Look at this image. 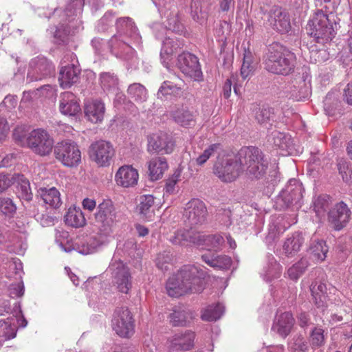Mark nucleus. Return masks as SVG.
<instances>
[{
  "label": "nucleus",
  "mask_w": 352,
  "mask_h": 352,
  "mask_svg": "<svg viewBox=\"0 0 352 352\" xmlns=\"http://www.w3.org/2000/svg\"><path fill=\"white\" fill-rule=\"evenodd\" d=\"M195 332L186 330L178 332L169 337L166 342V346L169 352L187 351L195 346Z\"/></svg>",
  "instance_id": "obj_16"
},
{
  "label": "nucleus",
  "mask_w": 352,
  "mask_h": 352,
  "mask_svg": "<svg viewBox=\"0 0 352 352\" xmlns=\"http://www.w3.org/2000/svg\"><path fill=\"white\" fill-rule=\"evenodd\" d=\"M203 261L210 267L219 270H227L232 265V259L225 254L206 253L201 256Z\"/></svg>",
  "instance_id": "obj_34"
},
{
  "label": "nucleus",
  "mask_w": 352,
  "mask_h": 352,
  "mask_svg": "<svg viewBox=\"0 0 352 352\" xmlns=\"http://www.w3.org/2000/svg\"><path fill=\"white\" fill-rule=\"evenodd\" d=\"M324 331L321 327H314L310 333V342L313 348H318L324 344Z\"/></svg>",
  "instance_id": "obj_58"
},
{
  "label": "nucleus",
  "mask_w": 352,
  "mask_h": 352,
  "mask_svg": "<svg viewBox=\"0 0 352 352\" xmlns=\"http://www.w3.org/2000/svg\"><path fill=\"white\" fill-rule=\"evenodd\" d=\"M17 196L18 197L26 201H30L32 199V192L30 188V184L26 179H21L20 183L17 186Z\"/></svg>",
  "instance_id": "obj_55"
},
{
  "label": "nucleus",
  "mask_w": 352,
  "mask_h": 352,
  "mask_svg": "<svg viewBox=\"0 0 352 352\" xmlns=\"http://www.w3.org/2000/svg\"><path fill=\"white\" fill-rule=\"evenodd\" d=\"M174 143L166 134H153L148 138L147 150L151 153H162L168 154L173 152Z\"/></svg>",
  "instance_id": "obj_22"
},
{
  "label": "nucleus",
  "mask_w": 352,
  "mask_h": 352,
  "mask_svg": "<svg viewBox=\"0 0 352 352\" xmlns=\"http://www.w3.org/2000/svg\"><path fill=\"white\" fill-rule=\"evenodd\" d=\"M351 211L343 201H340L329 210L328 221L331 226L337 231L341 230L349 223Z\"/></svg>",
  "instance_id": "obj_17"
},
{
  "label": "nucleus",
  "mask_w": 352,
  "mask_h": 352,
  "mask_svg": "<svg viewBox=\"0 0 352 352\" xmlns=\"http://www.w3.org/2000/svg\"><path fill=\"white\" fill-rule=\"evenodd\" d=\"M309 252L313 259L316 262L324 261L328 252V248L325 241L322 240H315L310 244Z\"/></svg>",
  "instance_id": "obj_44"
},
{
  "label": "nucleus",
  "mask_w": 352,
  "mask_h": 352,
  "mask_svg": "<svg viewBox=\"0 0 352 352\" xmlns=\"http://www.w3.org/2000/svg\"><path fill=\"white\" fill-rule=\"evenodd\" d=\"M90 159L99 166L107 167L111 164L115 150L111 142L99 140L93 142L89 148Z\"/></svg>",
  "instance_id": "obj_12"
},
{
  "label": "nucleus",
  "mask_w": 352,
  "mask_h": 352,
  "mask_svg": "<svg viewBox=\"0 0 352 352\" xmlns=\"http://www.w3.org/2000/svg\"><path fill=\"white\" fill-rule=\"evenodd\" d=\"M274 109L270 107H262L255 113V119L261 125H266L274 119Z\"/></svg>",
  "instance_id": "obj_56"
},
{
  "label": "nucleus",
  "mask_w": 352,
  "mask_h": 352,
  "mask_svg": "<svg viewBox=\"0 0 352 352\" xmlns=\"http://www.w3.org/2000/svg\"><path fill=\"white\" fill-rule=\"evenodd\" d=\"M309 263L307 259L301 258L298 262L294 264L287 270L289 277L292 280H298L305 272Z\"/></svg>",
  "instance_id": "obj_52"
},
{
  "label": "nucleus",
  "mask_w": 352,
  "mask_h": 352,
  "mask_svg": "<svg viewBox=\"0 0 352 352\" xmlns=\"http://www.w3.org/2000/svg\"><path fill=\"white\" fill-rule=\"evenodd\" d=\"M224 243L223 238L219 234L206 235L198 232L197 245H204L208 249H219Z\"/></svg>",
  "instance_id": "obj_40"
},
{
  "label": "nucleus",
  "mask_w": 352,
  "mask_h": 352,
  "mask_svg": "<svg viewBox=\"0 0 352 352\" xmlns=\"http://www.w3.org/2000/svg\"><path fill=\"white\" fill-rule=\"evenodd\" d=\"M131 38L124 37L118 34L113 36L109 41V47L111 52L116 57L129 60L134 54V50L131 46Z\"/></svg>",
  "instance_id": "obj_19"
},
{
  "label": "nucleus",
  "mask_w": 352,
  "mask_h": 352,
  "mask_svg": "<svg viewBox=\"0 0 352 352\" xmlns=\"http://www.w3.org/2000/svg\"><path fill=\"white\" fill-rule=\"evenodd\" d=\"M105 104L100 99L87 100L85 103L84 112L85 117L92 123L102 122L105 114Z\"/></svg>",
  "instance_id": "obj_23"
},
{
  "label": "nucleus",
  "mask_w": 352,
  "mask_h": 352,
  "mask_svg": "<svg viewBox=\"0 0 352 352\" xmlns=\"http://www.w3.org/2000/svg\"><path fill=\"white\" fill-rule=\"evenodd\" d=\"M205 272L195 265H185L176 274L170 277L166 289L171 297H179L188 293H200L203 289Z\"/></svg>",
  "instance_id": "obj_1"
},
{
  "label": "nucleus",
  "mask_w": 352,
  "mask_h": 352,
  "mask_svg": "<svg viewBox=\"0 0 352 352\" xmlns=\"http://www.w3.org/2000/svg\"><path fill=\"white\" fill-rule=\"evenodd\" d=\"M25 210H26V214L30 216L36 217L37 219H40L41 223L43 226H47L53 223L54 218L50 216H45L42 214L41 217L39 216V214L38 212V210L36 208L35 206H24Z\"/></svg>",
  "instance_id": "obj_59"
},
{
  "label": "nucleus",
  "mask_w": 352,
  "mask_h": 352,
  "mask_svg": "<svg viewBox=\"0 0 352 352\" xmlns=\"http://www.w3.org/2000/svg\"><path fill=\"white\" fill-rule=\"evenodd\" d=\"M59 110L62 114L69 116H75L80 111L79 103L73 93L65 91L60 94Z\"/></svg>",
  "instance_id": "obj_26"
},
{
  "label": "nucleus",
  "mask_w": 352,
  "mask_h": 352,
  "mask_svg": "<svg viewBox=\"0 0 352 352\" xmlns=\"http://www.w3.org/2000/svg\"><path fill=\"white\" fill-rule=\"evenodd\" d=\"M191 318L190 314L184 309H174L170 315V321L173 326H186Z\"/></svg>",
  "instance_id": "obj_51"
},
{
  "label": "nucleus",
  "mask_w": 352,
  "mask_h": 352,
  "mask_svg": "<svg viewBox=\"0 0 352 352\" xmlns=\"http://www.w3.org/2000/svg\"><path fill=\"white\" fill-rule=\"evenodd\" d=\"M275 147L280 150L282 155H289L294 153V145L291 136L279 131H274L270 140Z\"/></svg>",
  "instance_id": "obj_29"
},
{
  "label": "nucleus",
  "mask_w": 352,
  "mask_h": 352,
  "mask_svg": "<svg viewBox=\"0 0 352 352\" xmlns=\"http://www.w3.org/2000/svg\"><path fill=\"white\" fill-rule=\"evenodd\" d=\"M184 47V42L182 39L175 37H168L163 42L162 47L160 52V56L163 65L166 67H168V60L170 57L179 50Z\"/></svg>",
  "instance_id": "obj_28"
},
{
  "label": "nucleus",
  "mask_w": 352,
  "mask_h": 352,
  "mask_svg": "<svg viewBox=\"0 0 352 352\" xmlns=\"http://www.w3.org/2000/svg\"><path fill=\"white\" fill-rule=\"evenodd\" d=\"M180 176L181 170L179 169H177L175 171L172 177L168 179L165 186V190L167 193L173 194L175 192V185L179 180Z\"/></svg>",
  "instance_id": "obj_63"
},
{
  "label": "nucleus",
  "mask_w": 352,
  "mask_h": 352,
  "mask_svg": "<svg viewBox=\"0 0 352 352\" xmlns=\"http://www.w3.org/2000/svg\"><path fill=\"white\" fill-rule=\"evenodd\" d=\"M27 144L36 154L45 156L52 152L54 140L46 131L38 129L30 133L27 138Z\"/></svg>",
  "instance_id": "obj_11"
},
{
  "label": "nucleus",
  "mask_w": 352,
  "mask_h": 352,
  "mask_svg": "<svg viewBox=\"0 0 352 352\" xmlns=\"http://www.w3.org/2000/svg\"><path fill=\"white\" fill-rule=\"evenodd\" d=\"M65 221L68 226L80 228L85 224L86 220L80 210L69 208L65 215Z\"/></svg>",
  "instance_id": "obj_45"
},
{
  "label": "nucleus",
  "mask_w": 352,
  "mask_h": 352,
  "mask_svg": "<svg viewBox=\"0 0 352 352\" xmlns=\"http://www.w3.org/2000/svg\"><path fill=\"white\" fill-rule=\"evenodd\" d=\"M16 206L9 197H0V211L6 216L13 217L16 212Z\"/></svg>",
  "instance_id": "obj_57"
},
{
  "label": "nucleus",
  "mask_w": 352,
  "mask_h": 352,
  "mask_svg": "<svg viewBox=\"0 0 352 352\" xmlns=\"http://www.w3.org/2000/svg\"><path fill=\"white\" fill-rule=\"evenodd\" d=\"M168 166L166 159L164 157L152 158L148 162V175L152 181L161 179Z\"/></svg>",
  "instance_id": "obj_35"
},
{
  "label": "nucleus",
  "mask_w": 352,
  "mask_h": 352,
  "mask_svg": "<svg viewBox=\"0 0 352 352\" xmlns=\"http://www.w3.org/2000/svg\"><path fill=\"white\" fill-rule=\"evenodd\" d=\"M171 116L175 122L182 126L193 125L195 122L194 113L184 107L172 111Z\"/></svg>",
  "instance_id": "obj_41"
},
{
  "label": "nucleus",
  "mask_w": 352,
  "mask_h": 352,
  "mask_svg": "<svg viewBox=\"0 0 352 352\" xmlns=\"http://www.w3.org/2000/svg\"><path fill=\"white\" fill-rule=\"evenodd\" d=\"M198 232L192 230H178L170 236L169 241L174 245H186L188 243L197 245Z\"/></svg>",
  "instance_id": "obj_37"
},
{
  "label": "nucleus",
  "mask_w": 352,
  "mask_h": 352,
  "mask_svg": "<svg viewBox=\"0 0 352 352\" xmlns=\"http://www.w3.org/2000/svg\"><path fill=\"white\" fill-rule=\"evenodd\" d=\"M116 26L117 33L116 34L124 37H129L131 40L138 42L140 34L134 22L130 17H120L116 20Z\"/></svg>",
  "instance_id": "obj_25"
},
{
  "label": "nucleus",
  "mask_w": 352,
  "mask_h": 352,
  "mask_svg": "<svg viewBox=\"0 0 352 352\" xmlns=\"http://www.w3.org/2000/svg\"><path fill=\"white\" fill-rule=\"evenodd\" d=\"M221 150H222L221 144L215 143L209 145L204 149L203 153L196 158L197 164L199 166L204 164L211 156L215 155Z\"/></svg>",
  "instance_id": "obj_53"
},
{
  "label": "nucleus",
  "mask_w": 352,
  "mask_h": 352,
  "mask_svg": "<svg viewBox=\"0 0 352 352\" xmlns=\"http://www.w3.org/2000/svg\"><path fill=\"white\" fill-rule=\"evenodd\" d=\"M239 157L243 168V173L245 171L250 178L261 179L265 176L269 162L258 148L243 147L239 151Z\"/></svg>",
  "instance_id": "obj_5"
},
{
  "label": "nucleus",
  "mask_w": 352,
  "mask_h": 352,
  "mask_svg": "<svg viewBox=\"0 0 352 352\" xmlns=\"http://www.w3.org/2000/svg\"><path fill=\"white\" fill-rule=\"evenodd\" d=\"M224 312L221 304L212 305L207 307L201 314V319L206 321H214L221 318Z\"/></svg>",
  "instance_id": "obj_46"
},
{
  "label": "nucleus",
  "mask_w": 352,
  "mask_h": 352,
  "mask_svg": "<svg viewBox=\"0 0 352 352\" xmlns=\"http://www.w3.org/2000/svg\"><path fill=\"white\" fill-rule=\"evenodd\" d=\"M338 169L344 182L349 183L351 180L352 171L349 168L345 162L341 161L338 163Z\"/></svg>",
  "instance_id": "obj_64"
},
{
  "label": "nucleus",
  "mask_w": 352,
  "mask_h": 352,
  "mask_svg": "<svg viewBox=\"0 0 352 352\" xmlns=\"http://www.w3.org/2000/svg\"><path fill=\"white\" fill-rule=\"evenodd\" d=\"M8 291V295L12 298L22 296L24 294V286L22 280H15L14 283L10 284Z\"/></svg>",
  "instance_id": "obj_61"
},
{
  "label": "nucleus",
  "mask_w": 352,
  "mask_h": 352,
  "mask_svg": "<svg viewBox=\"0 0 352 352\" xmlns=\"http://www.w3.org/2000/svg\"><path fill=\"white\" fill-rule=\"evenodd\" d=\"M258 60L249 50H245L241 67V76L243 80L252 76L256 69Z\"/></svg>",
  "instance_id": "obj_38"
},
{
  "label": "nucleus",
  "mask_w": 352,
  "mask_h": 352,
  "mask_svg": "<svg viewBox=\"0 0 352 352\" xmlns=\"http://www.w3.org/2000/svg\"><path fill=\"white\" fill-rule=\"evenodd\" d=\"M339 21L340 19L334 13L327 14L322 10H318L308 21L306 30L317 43H324L335 36L340 27Z\"/></svg>",
  "instance_id": "obj_4"
},
{
  "label": "nucleus",
  "mask_w": 352,
  "mask_h": 352,
  "mask_svg": "<svg viewBox=\"0 0 352 352\" xmlns=\"http://www.w3.org/2000/svg\"><path fill=\"white\" fill-rule=\"evenodd\" d=\"M208 211L205 204L199 199L189 201L185 208L184 216L186 226L191 228L203 224L207 217Z\"/></svg>",
  "instance_id": "obj_14"
},
{
  "label": "nucleus",
  "mask_w": 352,
  "mask_h": 352,
  "mask_svg": "<svg viewBox=\"0 0 352 352\" xmlns=\"http://www.w3.org/2000/svg\"><path fill=\"white\" fill-rule=\"evenodd\" d=\"M265 67L274 74L287 76L294 72L296 56L287 47L274 42L267 47Z\"/></svg>",
  "instance_id": "obj_3"
},
{
  "label": "nucleus",
  "mask_w": 352,
  "mask_h": 352,
  "mask_svg": "<svg viewBox=\"0 0 352 352\" xmlns=\"http://www.w3.org/2000/svg\"><path fill=\"white\" fill-rule=\"evenodd\" d=\"M305 242L302 234L295 232L287 238L283 245V250L287 256H294L300 250Z\"/></svg>",
  "instance_id": "obj_36"
},
{
  "label": "nucleus",
  "mask_w": 352,
  "mask_h": 352,
  "mask_svg": "<svg viewBox=\"0 0 352 352\" xmlns=\"http://www.w3.org/2000/svg\"><path fill=\"white\" fill-rule=\"evenodd\" d=\"M139 178L138 170L131 166L120 167L115 175L116 184L123 188L133 187L137 185Z\"/></svg>",
  "instance_id": "obj_24"
},
{
  "label": "nucleus",
  "mask_w": 352,
  "mask_h": 352,
  "mask_svg": "<svg viewBox=\"0 0 352 352\" xmlns=\"http://www.w3.org/2000/svg\"><path fill=\"white\" fill-rule=\"evenodd\" d=\"M79 69L74 64L63 66L59 72L58 80L63 89L70 87L78 80Z\"/></svg>",
  "instance_id": "obj_30"
},
{
  "label": "nucleus",
  "mask_w": 352,
  "mask_h": 352,
  "mask_svg": "<svg viewBox=\"0 0 352 352\" xmlns=\"http://www.w3.org/2000/svg\"><path fill=\"white\" fill-rule=\"evenodd\" d=\"M183 82H173L166 80L162 82L157 91V98L162 100H170L172 97H179L182 93Z\"/></svg>",
  "instance_id": "obj_32"
},
{
  "label": "nucleus",
  "mask_w": 352,
  "mask_h": 352,
  "mask_svg": "<svg viewBox=\"0 0 352 352\" xmlns=\"http://www.w3.org/2000/svg\"><path fill=\"white\" fill-rule=\"evenodd\" d=\"M313 302L318 309L324 310L327 307V286L320 281H315L310 286Z\"/></svg>",
  "instance_id": "obj_31"
},
{
  "label": "nucleus",
  "mask_w": 352,
  "mask_h": 352,
  "mask_svg": "<svg viewBox=\"0 0 352 352\" xmlns=\"http://www.w3.org/2000/svg\"><path fill=\"white\" fill-rule=\"evenodd\" d=\"M329 196L320 195L314 201V210L318 216L323 214L329 208Z\"/></svg>",
  "instance_id": "obj_60"
},
{
  "label": "nucleus",
  "mask_w": 352,
  "mask_h": 352,
  "mask_svg": "<svg viewBox=\"0 0 352 352\" xmlns=\"http://www.w3.org/2000/svg\"><path fill=\"white\" fill-rule=\"evenodd\" d=\"M54 155L64 166L74 167L81 162V152L78 146L71 140L58 142L54 149Z\"/></svg>",
  "instance_id": "obj_9"
},
{
  "label": "nucleus",
  "mask_w": 352,
  "mask_h": 352,
  "mask_svg": "<svg viewBox=\"0 0 352 352\" xmlns=\"http://www.w3.org/2000/svg\"><path fill=\"white\" fill-rule=\"evenodd\" d=\"M310 94V80H306L303 76L299 79H296L295 83L290 87V97L297 101L308 98Z\"/></svg>",
  "instance_id": "obj_33"
},
{
  "label": "nucleus",
  "mask_w": 352,
  "mask_h": 352,
  "mask_svg": "<svg viewBox=\"0 0 352 352\" xmlns=\"http://www.w3.org/2000/svg\"><path fill=\"white\" fill-rule=\"evenodd\" d=\"M109 270L111 272L113 283L117 289L123 294H128L132 287L131 276L128 267L120 261L111 263Z\"/></svg>",
  "instance_id": "obj_13"
},
{
  "label": "nucleus",
  "mask_w": 352,
  "mask_h": 352,
  "mask_svg": "<svg viewBox=\"0 0 352 352\" xmlns=\"http://www.w3.org/2000/svg\"><path fill=\"white\" fill-rule=\"evenodd\" d=\"M81 0H72L65 10L56 8L52 14L53 19L58 21V25L52 28L54 42L58 45L67 44L80 21L77 19L82 11Z\"/></svg>",
  "instance_id": "obj_2"
},
{
  "label": "nucleus",
  "mask_w": 352,
  "mask_h": 352,
  "mask_svg": "<svg viewBox=\"0 0 352 352\" xmlns=\"http://www.w3.org/2000/svg\"><path fill=\"white\" fill-rule=\"evenodd\" d=\"M166 28L172 32L181 34L184 32V27L179 18L177 10L174 8L169 14H167Z\"/></svg>",
  "instance_id": "obj_49"
},
{
  "label": "nucleus",
  "mask_w": 352,
  "mask_h": 352,
  "mask_svg": "<svg viewBox=\"0 0 352 352\" xmlns=\"http://www.w3.org/2000/svg\"><path fill=\"white\" fill-rule=\"evenodd\" d=\"M54 72V67L50 61L44 57H36L30 63L27 79L30 82L40 80Z\"/></svg>",
  "instance_id": "obj_18"
},
{
  "label": "nucleus",
  "mask_w": 352,
  "mask_h": 352,
  "mask_svg": "<svg viewBox=\"0 0 352 352\" xmlns=\"http://www.w3.org/2000/svg\"><path fill=\"white\" fill-rule=\"evenodd\" d=\"M287 230V228H282L280 226V222H274L270 225L268 235L267 238L268 239L274 240L278 238L279 235L283 233Z\"/></svg>",
  "instance_id": "obj_62"
},
{
  "label": "nucleus",
  "mask_w": 352,
  "mask_h": 352,
  "mask_svg": "<svg viewBox=\"0 0 352 352\" xmlns=\"http://www.w3.org/2000/svg\"><path fill=\"white\" fill-rule=\"evenodd\" d=\"M100 84L102 89L108 92H113L118 90V78L110 72H104L100 74Z\"/></svg>",
  "instance_id": "obj_47"
},
{
  "label": "nucleus",
  "mask_w": 352,
  "mask_h": 352,
  "mask_svg": "<svg viewBox=\"0 0 352 352\" xmlns=\"http://www.w3.org/2000/svg\"><path fill=\"white\" fill-rule=\"evenodd\" d=\"M211 5L210 0H192L190 9L193 20L201 24L204 23L208 17Z\"/></svg>",
  "instance_id": "obj_27"
},
{
  "label": "nucleus",
  "mask_w": 352,
  "mask_h": 352,
  "mask_svg": "<svg viewBox=\"0 0 352 352\" xmlns=\"http://www.w3.org/2000/svg\"><path fill=\"white\" fill-rule=\"evenodd\" d=\"M5 276L9 279L19 280L22 278L23 266L19 258H12L6 263Z\"/></svg>",
  "instance_id": "obj_43"
},
{
  "label": "nucleus",
  "mask_w": 352,
  "mask_h": 352,
  "mask_svg": "<svg viewBox=\"0 0 352 352\" xmlns=\"http://www.w3.org/2000/svg\"><path fill=\"white\" fill-rule=\"evenodd\" d=\"M272 28L281 34L288 32L291 23L287 12L279 6H273L269 13V19Z\"/></svg>",
  "instance_id": "obj_20"
},
{
  "label": "nucleus",
  "mask_w": 352,
  "mask_h": 352,
  "mask_svg": "<svg viewBox=\"0 0 352 352\" xmlns=\"http://www.w3.org/2000/svg\"><path fill=\"white\" fill-rule=\"evenodd\" d=\"M38 192L46 205L53 208H57L60 206L62 204L60 194L56 188H40Z\"/></svg>",
  "instance_id": "obj_39"
},
{
  "label": "nucleus",
  "mask_w": 352,
  "mask_h": 352,
  "mask_svg": "<svg viewBox=\"0 0 352 352\" xmlns=\"http://www.w3.org/2000/svg\"><path fill=\"white\" fill-rule=\"evenodd\" d=\"M0 327L3 328L2 332L0 331L1 336L6 340L12 339L16 336V324L11 319L8 318L6 320H0Z\"/></svg>",
  "instance_id": "obj_50"
},
{
  "label": "nucleus",
  "mask_w": 352,
  "mask_h": 352,
  "mask_svg": "<svg viewBox=\"0 0 352 352\" xmlns=\"http://www.w3.org/2000/svg\"><path fill=\"white\" fill-rule=\"evenodd\" d=\"M129 97L137 102H143L146 100L147 91L146 88L140 83L131 85L127 90Z\"/></svg>",
  "instance_id": "obj_48"
},
{
  "label": "nucleus",
  "mask_w": 352,
  "mask_h": 352,
  "mask_svg": "<svg viewBox=\"0 0 352 352\" xmlns=\"http://www.w3.org/2000/svg\"><path fill=\"white\" fill-rule=\"evenodd\" d=\"M239 152L233 157H218L214 164L213 173L223 182H232L243 173Z\"/></svg>",
  "instance_id": "obj_6"
},
{
  "label": "nucleus",
  "mask_w": 352,
  "mask_h": 352,
  "mask_svg": "<svg viewBox=\"0 0 352 352\" xmlns=\"http://www.w3.org/2000/svg\"><path fill=\"white\" fill-rule=\"evenodd\" d=\"M289 352H308V345L305 338L296 335L289 342Z\"/></svg>",
  "instance_id": "obj_54"
},
{
  "label": "nucleus",
  "mask_w": 352,
  "mask_h": 352,
  "mask_svg": "<svg viewBox=\"0 0 352 352\" xmlns=\"http://www.w3.org/2000/svg\"><path fill=\"white\" fill-rule=\"evenodd\" d=\"M177 65L186 76L195 81L203 80V74L199 60L196 56L189 52H184L178 56Z\"/></svg>",
  "instance_id": "obj_15"
},
{
  "label": "nucleus",
  "mask_w": 352,
  "mask_h": 352,
  "mask_svg": "<svg viewBox=\"0 0 352 352\" xmlns=\"http://www.w3.org/2000/svg\"><path fill=\"white\" fill-rule=\"evenodd\" d=\"M113 330L120 337L129 338L134 333V320L126 307H116L111 320Z\"/></svg>",
  "instance_id": "obj_10"
},
{
  "label": "nucleus",
  "mask_w": 352,
  "mask_h": 352,
  "mask_svg": "<svg viewBox=\"0 0 352 352\" xmlns=\"http://www.w3.org/2000/svg\"><path fill=\"white\" fill-rule=\"evenodd\" d=\"M94 219L100 234L108 236L112 233L116 222V212L111 200L104 199L98 204Z\"/></svg>",
  "instance_id": "obj_7"
},
{
  "label": "nucleus",
  "mask_w": 352,
  "mask_h": 352,
  "mask_svg": "<svg viewBox=\"0 0 352 352\" xmlns=\"http://www.w3.org/2000/svg\"><path fill=\"white\" fill-rule=\"evenodd\" d=\"M303 187L297 179H290L282 190L276 200V207L285 209L291 206L298 208L301 206Z\"/></svg>",
  "instance_id": "obj_8"
},
{
  "label": "nucleus",
  "mask_w": 352,
  "mask_h": 352,
  "mask_svg": "<svg viewBox=\"0 0 352 352\" xmlns=\"http://www.w3.org/2000/svg\"><path fill=\"white\" fill-rule=\"evenodd\" d=\"M295 324V319L289 311L276 315L272 327V330L283 338H285L292 332Z\"/></svg>",
  "instance_id": "obj_21"
},
{
  "label": "nucleus",
  "mask_w": 352,
  "mask_h": 352,
  "mask_svg": "<svg viewBox=\"0 0 352 352\" xmlns=\"http://www.w3.org/2000/svg\"><path fill=\"white\" fill-rule=\"evenodd\" d=\"M155 198L151 195H144L140 197L138 210L142 219L150 220L153 216V205Z\"/></svg>",
  "instance_id": "obj_42"
}]
</instances>
